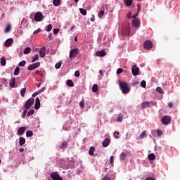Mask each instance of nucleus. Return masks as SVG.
Here are the masks:
<instances>
[{
	"label": "nucleus",
	"mask_w": 180,
	"mask_h": 180,
	"mask_svg": "<svg viewBox=\"0 0 180 180\" xmlns=\"http://www.w3.org/2000/svg\"><path fill=\"white\" fill-rule=\"evenodd\" d=\"M141 86L142 88H146V86H147V83L146 82V81L143 80L141 82Z\"/></svg>",
	"instance_id": "nucleus-43"
},
{
	"label": "nucleus",
	"mask_w": 180,
	"mask_h": 180,
	"mask_svg": "<svg viewBox=\"0 0 180 180\" xmlns=\"http://www.w3.org/2000/svg\"><path fill=\"white\" fill-rule=\"evenodd\" d=\"M147 134L146 131H143L140 135H139V139H143V138L146 137V135Z\"/></svg>",
	"instance_id": "nucleus-31"
},
{
	"label": "nucleus",
	"mask_w": 180,
	"mask_h": 180,
	"mask_svg": "<svg viewBox=\"0 0 180 180\" xmlns=\"http://www.w3.org/2000/svg\"><path fill=\"white\" fill-rule=\"evenodd\" d=\"M93 92H98V84H94L92 87Z\"/></svg>",
	"instance_id": "nucleus-38"
},
{
	"label": "nucleus",
	"mask_w": 180,
	"mask_h": 180,
	"mask_svg": "<svg viewBox=\"0 0 180 180\" xmlns=\"http://www.w3.org/2000/svg\"><path fill=\"white\" fill-rule=\"evenodd\" d=\"M143 47L146 50H151L153 49V42L150 40H147L143 44Z\"/></svg>",
	"instance_id": "nucleus-5"
},
{
	"label": "nucleus",
	"mask_w": 180,
	"mask_h": 180,
	"mask_svg": "<svg viewBox=\"0 0 180 180\" xmlns=\"http://www.w3.org/2000/svg\"><path fill=\"white\" fill-rule=\"evenodd\" d=\"M156 91L157 92H158L159 94H161L162 95L164 94V91L161 87H157Z\"/></svg>",
	"instance_id": "nucleus-39"
},
{
	"label": "nucleus",
	"mask_w": 180,
	"mask_h": 180,
	"mask_svg": "<svg viewBox=\"0 0 180 180\" xmlns=\"http://www.w3.org/2000/svg\"><path fill=\"white\" fill-rule=\"evenodd\" d=\"M25 131H26V127H22L18 128L17 133L18 136H23V134H25Z\"/></svg>",
	"instance_id": "nucleus-12"
},
{
	"label": "nucleus",
	"mask_w": 180,
	"mask_h": 180,
	"mask_svg": "<svg viewBox=\"0 0 180 180\" xmlns=\"http://www.w3.org/2000/svg\"><path fill=\"white\" fill-rule=\"evenodd\" d=\"M51 178L53 180H63V178L60 176V174H57V172H53L51 174Z\"/></svg>",
	"instance_id": "nucleus-10"
},
{
	"label": "nucleus",
	"mask_w": 180,
	"mask_h": 180,
	"mask_svg": "<svg viewBox=\"0 0 180 180\" xmlns=\"http://www.w3.org/2000/svg\"><path fill=\"white\" fill-rule=\"evenodd\" d=\"M141 21L139 18H134L132 20V25L134 27H140Z\"/></svg>",
	"instance_id": "nucleus-11"
},
{
	"label": "nucleus",
	"mask_w": 180,
	"mask_h": 180,
	"mask_svg": "<svg viewBox=\"0 0 180 180\" xmlns=\"http://www.w3.org/2000/svg\"><path fill=\"white\" fill-rule=\"evenodd\" d=\"M109 144H110V139H109V138H106L105 139L103 140V146L108 147Z\"/></svg>",
	"instance_id": "nucleus-20"
},
{
	"label": "nucleus",
	"mask_w": 180,
	"mask_h": 180,
	"mask_svg": "<svg viewBox=\"0 0 180 180\" xmlns=\"http://www.w3.org/2000/svg\"><path fill=\"white\" fill-rule=\"evenodd\" d=\"M113 161H114V157L113 156H110V164L111 165H113Z\"/></svg>",
	"instance_id": "nucleus-48"
},
{
	"label": "nucleus",
	"mask_w": 180,
	"mask_h": 180,
	"mask_svg": "<svg viewBox=\"0 0 180 180\" xmlns=\"http://www.w3.org/2000/svg\"><path fill=\"white\" fill-rule=\"evenodd\" d=\"M53 4L55 6H60V4H61V0H53Z\"/></svg>",
	"instance_id": "nucleus-23"
},
{
	"label": "nucleus",
	"mask_w": 180,
	"mask_h": 180,
	"mask_svg": "<svg viewBox=\"0 0 180 180\" xmlns=\"http://www.w3.org/2000/svg\"><path fill=\"white\" fill-rule=\"evenodd\" d=\"M27 113V110H25L22 112V117H26V114Z\"/></svg>",
	"instance_id": "nucleus-53"
},
{
	"label": "nucleus",
	"mask_w": 180,
	"mask_h": 180,
	"mask_svg": "<svg viewBox=\"0 0 180 180\" xmlns=\"http://www.w3.org/2000/svg\"><path fill=\"white\" fill-rule=\"evenodd\" d=\"M96 56H97V57H105L106 52L105 51H98L96 52Z\"/></svg>",
	"instance_id": "nucleus-16"
},
{
	"label": "nucleus",
	"mask_w": 180,
	"mask_h": 180,
	"mask_svg": "<svg viewBox=\"0 0 180 180\" xmlns=\"http://www.w3.org/2000/svg\"><path fill=\"white\" fill-rule=\"evenodd\" d=\"M16 84V78L13 77L10 79L9 85L11 88H15V85Z\"/></svg>",
	"instance_id": "nucleus-17"
},
{
	"label": "nucleus",
	"mask_w": 180,
	"mask_h": 180,
	"mask_svg": "<svg viewBox=\"0 0 180 180\" xmlns=\"http://www.w3.org/2000/svg\"><path fill=\"white\" fill-rule=\"evenodd\" d=\"M66 84L68 86H70V87L74 86V82H72V80L71 79L68 80Z\"/></svg>",
	"instance_id": "nucleus-25"
},
{
	"label": "nucleus",
	"mask_w": 180,
	"mask_h": 180,
	"mask_svg": "<svg viewBox=\"0 0 180 180\" xmlns=\"http://www.w3.org/2000/svg\"><path fill=\"white\" fill-rule=\"evenodd\" d=\"M79 11L80 13H82V15H86V9H84V8H79Z\"/></svg>",
	"instance_id": "nucleus-42"
},
{
	"label": "nucleus",
	"mask_w": 180,
	"mask_h": 180,
	"mask_svg": "<svg viewBox=\"0 0 180 180\" xmlns=\"http://www.w3.org/2000/svg\"><path fill=\"white\" fill-rule=\"evenodd\" d=\"M117 122H123V115H122V114L118 115Z\"/></svg>",
	"instance_id": "nucleus-36"
},
{
	"label": "nucleus",
	"mask_w": 180,
	"mask_h": 180,
	"mask_svg": "<svg viewBox=\"0 0 180 180\" xmlns=\"http://www.w3.org/2000/svg\"><path fill=\"white\" fill-rule=\"evenodd\" d=\"M127 158V152H122L120 155V161H124Z\"/></svg>",
	"instance_id": "nucleus-18"
},
{
	"label": "nucleus",
	"mask_w": 180,
	"mask_h": 180,
	"mask_svg": "<svg viewBox=\"0 0 180 180\" xmlns=\"http://www.w3.org/2000/svg\"><path fill=\"white\" fill-rule=\"evenodd\" d=\"M58 32H60V30L58 28H55L53 30V34H58Z\"/></svg>",
	"instance_id": "nucleus-50"
},
{
	"label": "nucleus",
	"mask_w": 180,
	"mask_h": 180,
	"mask_svg": "<svg viewBox=\"0 0 180 180\" xmlns=\"http://www.w3.org/2000/svg\"><path fill=\"white\" fill-rule=\"evenodd\" d=\"M26 136H27V137H32V136H33V131H31V130L27 131V132H26Z\"/></svg>",
	"instance_id": "nucleus-33"
},
{
	"label": "nucleus",
	"mask_w": 180,
	"mask_h": 180,
	"mask_svg": "<svg viewBox=\"0 0 180 180\" xmlns=\"http://www.w3.org/2000/svg\"><path fill=\"white\" fill-rule=\"evenodd\" d=\"M34 103V98H30L27 101V102L24 105V108L26 110H28L30 109V108L32 107V105H33Z\"/></svg>",
	"instance_id": "nucleus-3"
},
{
	"label": "nucleus",
	"mask_w": 180,
	"mask_h": 180,
	"mask_svg": "<svg viewBox=\"0 0 180 180\" xmlns=\"http://www.w3.org/2000/svg\"><path fill=\"white\" fill-rule=\"evenodd\" d=\"M99 74H100L101 76H103V70H99Z\"/></svg>",
	"instance_id": "nucleus-63"
},
{
	"label": "nucleus",
	"mask_w": 180,
	"mask_h": 180,
	"mask_svg": "<svg viewBox=\"0 0 180 180\" xmlns=\"http://www.w3.org/2000/svg\"><path fill=\"white\" fill-rule=\"evenodd\" d=\"M25 94H26V88H22L20 91V95L22 98L25 96Z\"/></svg>",
	"instance_id": "nucleus-35"
},
{
	"label": "nucleus",
	"mask_w": 180,
	"mask_h": 180,
	"mask_svg": "<svg viewBox=\"0 0 180 180\" xmlns=\"http://www.w3.org/2000/svg\"><path fill=\"white\" fill-rule=\"evenodd\" d=\"M46 91V87H42L41 89L38 90L36 91L37 95H39V94H41V92H44Z\"/></svg>",
	"instance_id": "nucleus-40"
},
{
	"label": "nucleus",
	"mask_w": 180,
	"mask_h": 180,
	"mask_svg": "<svg viewBox=\"0 0 180 180\" xmlns=\"http://www.w3.org/2000/svg\"><path fill=\"white\" fill-rule=\"evenodd\" d=\"M1 65L4 67V65H6V59L5 58V57H2L1 58Z\"/></svg>",
	"instance_id": "nucleus-26"
},
{
	"label": "nucleus",
	"mask_w": 180,
	"mask_h": 180,
	"mask_svg": "<svg viewBox=\"0 0 180 180\" xmlns=\"http://www.w3.org/2000/svg\"><path fill=\"white\" fill-rule=\"evenodd\" d=\"M39 57H41V58L46 57V47H43L39 50Z\"/></svg>",
	"instance_id": "nucleus-13"
},
{
	"label": "nucleus",
	"mask_w": 180,
	"mask_h": 180,
	"mask_svg": "<svg viewBox=\"0 0 180 180\" xmlns=\"http://www.w3.org/2000/svg\"><path fill=\"white\" fill-rule=\"evenodd\" d=\"M148 158L151 161H154V160H155V155H154V153H150L148 155Z\"/></svg>",
	"instance_id": "nucleus-24"
},
{
	"label": "nucleus",
	"mask_w": 180,
	"mask_h": 180,
	"mask_svg": "<svg viewBox=\"0 0 180 180\" xmlns=\"http://www.w3.org/2000/svg\"><path fill=\"white\" fill-rule=\"evenodd\" d=\"M79 75H80L79 72L78 70H77L75 72V76L77 77V78H78L79 77Z\"/></svg>",
	"instance_id": "nucleus-56"
},
{
	"label": "nucleus",
	"mask_w": 180,
	"mask_h": 180,
	"mask_svg": "<svg viewBox=\"0 0 180 180\" xmlns=\"http://www.w3.org/2000/svg\"><path fill=\"white\" fill-rule=\"evenodd\" d=\"M35 109H40V98L39 97H37L35 99Z\"/></svg>",
	"instance_id": "nucleus-19"
},
{
	"label": "nucleus",
	"mask_w": 180,
	"mask_h": 180,
	"mask_svg": "<svg viewBox=\"0 0 180 180\" xmlns=\"http://www.w3.org/2000/svg\"><path fill=\"white\" fill-rule=\"evenodd\" d=\"M30 51H32V49H30V47H27L24 49V54H29L30 53Z\"/></svg>",
	"instance_id": "nucleus-28"
},
{
	"label": "nucleus",
	"mask_w": 180,
	"mask_h": 180,
	"mask_svg": "<svg viewBox=\"0 0 180 180\" xmlns=\"http://www.w3.org/2000/svg\"><path fill=\"white\" fill-rule=\"evenodd\" d=\"M19 67H25L26 65V60H22L18 63Z\"/></svg>",
	"instance_id": "nucleus-41"
},
{
	"label": "nucleus",
	"mask_w": 180,
	"mask_h": 180,
	"mask_svg": "<svg viewBox=\"0 0 180 180\" xmlns=\"http://www.w3.org/2000/svg\"><path fill=\"white\" fill-rule=\"evenodd\" d=\"M157 134H158V135L161 136V135L162 134V131L158 129V130L157 131Z\"/></svg>",
	"instance_id": "nucleus-58"
},
{
	"label": "nucleus",
	"mask_w": 180,
	"mask_h": 180,
	"mask_svg": "<svg viewBox=\"0 0 180 180\" xmlns=\"http://www.w3.org/2000/svg\"><path fill=\"white\" fill-rule=\"evenodd\" d=\"M146 180H155L153 177H147Z\"/></svg>",
	"instance_id": "nucleus-61"
},
{
	"label": "nucleus",
	"mask_w": 180,
	"mask_h": 180,
	"mask_svg": "<svg viewBox=\"0 0 180 180\" xmlns=\"http://www.w3.org/2000/svg\"><path fill=\"white\" fill-rule=\"evenodd\" d=\"M140 11H141V5H140V4H137V12H140Z\"/></svg>",
	"instance_id": "nucleus-51"
},
{
	"label": "nucleus",
	"mask_w": 180,
	"mask_h": 180,
	"mask_svg": "<svg viewBox=\"0 0 180 180\" xmlns=\"http://www.w3.org/2000/svg\"><path fill=\"white\" fill-rule=\"evenodd\" d=\"M20 70V68L19 66H17L14 71V75L16 77L17 75H19V71Z\"/></svg>",
	"instance_id": "nucleus-29"
},
{
	"label": "nucleus",
	"mask_w": 180,
	"mask_h": 180,
	"mask_svg": "<svg viewBox=\"0 0 180 180\" xmlns=\"http://www.w3.org/2000/svg\"><path fill=\"white\" fill-rule=\"evenodd\" d=\"M79 106L82 109H85V101H80Z\"/></svg>",
	"instance_id": "nucleus-37"
},
{
	"label": "nucleus",
	"mask_w": 180,
	"mask_h": 180,
	"mask_svg": "<svg viewBox=\"0 0 180 180\" xmlns=\"http://www.w3.org/2000/svg\"><path fill=\"white\" fill-rule=\"evenodd\" d=\"M12 43H13V39L12 38H9L5 41L4 46L5 47H11Z\"/></svg>",
	"instance_id": "nucleus-14"
},
{
	"label": "nucleus",
	"mask_w": 180,
	"mask_h": 180,
	"mask_svg": "<svg viewBox=\"0 0 180 180\" xmlns=\"http://www.w3.org/2000/svg\"><path fill=\"white\" fill-rule=\"evenodd\" d=\"M11 25H7V27H6V30H5V32L9 33V32H11Z\"/></svg>",
	"instance_id": "nucleus-45"
},
{
	"label": "nucleus",
	"mask_w": 180,
	"mask_h": 180,
	"mask_svg": "<svg viewBox=\"0 0 180 180\" xmlns=\"http://www.w3.org/2000/svg\"><path fill=\"white\" fill-rule=\"evenodd\" d=\"M90 20L91 22H95V15H91V18H90Z\"/></svg>",
	"instance_id": "nucleus-59"
},
{
	"label": "nucleus",
	"mask_w": 180,
	"mask_h": 180,
	"mask_svg": "<svg viewBox=\"0 0 180 180\" xmlns=\"http://www.w3.org/2000/svg\"><path fill=\"white\" fill-rule=\"evenodd\" d=\"M114 137L115 139H119V131H115L114 132Z\"/></svg>",
	"instance_id": "nucleus-49"
},
{
	"label": "nucleus",
	"mask_w": 180,
	"mask_h": 180,
	"mask_svg": "<svg viewBox=\"0 0 180 180\" xmlns=\"http://www.w3.org/2000/svg\"><path fill=\"white\" fill-rule=\"evenodd\" d=\"M51 29H53V25H51V24H49V25H48V27H47L46 31H48V32H51Z\"/></svg>",
	"instance_id": "nucleus-47"
},
{
	"label": "nucleus",
	"mask_w": 180,
	"mask_h": 180,
	"mask_svg": "<svg viewBox=\"0 0 180 180\" xmlns=\"http://www.w3.org/2000/svg\"><path fill=\"white\" fill-rule=\"evenodd\" d=\"M127 18L129 19H131V12H129L128 14H127Z\"/></svg>",
	"instance_id": "nucleus-60"
},
{
	"label": "nucleus",
	"mask_w": 180,
	"mask_h": 180,
	"mask_svg": "<svg viewBox=\"0 0 180 180\" xmlns=\"http://www.w3.org/2000/svg\"><path fill=\"white\" fill-rule=\"evenodd\" d=\"M94 153H95V147L91 146L89 149V155H94Z\"/></svg>",
	"instance_id": "nucleus-27"
},
{
	"label": "nucleus",
	"mask_w": 180,
	"mask_h": 180,
	"mask_svg": "<svg viewBox=\"0 0 180 180\" xmlns=\"http://www.w3.org/2000/svg\"><path fill=\"white\" fill-rule=\"evenodd\" d=\"M122 34L123 36H129L130 34V25H127L122 29Z\"/></svg>",
	"instance_id": "nucleus-4"
},
{
	"label": "nucleus",
	"mask_w": 180,
	"mask_h": 180,
	"mask_svg": "<svg viewBox=\"0 0 180 180\" xmlns=\"http://www.w3.org/2000/svg\"><path fill=\"white\" fill-rule=\"evenodd\" d=\"M40 32H41V29L39 28L34 32V34H37V33H40Z\"/></svg>",
	"instance_id": "nucleus-54"
},
{
	"label": "nucleus",
	"mask_w": 180,
	"mask_h": 180,
	"mask_svg": "<svg viewBox=\"0 0 180 180\" xmlns=\"http://www.w3.org/2000/svg\"><path fill=\"white\" fill-rule=\"evenodd\" d=\"M61 62H58L55 65V68H56V70H58L59 68H61Z\"/></svg>",
	"instance_id": "nucleus-44"
},
{
	"label": "nucleus",
	"mask_w": 180,
	"mask_h": 180,
	"mask_svg": "<svg viewBox=\"0 0 180 180\" xmlns=\"http://www.w3.org/2000/svg\"><path fill=\"white\" fill-rule=\"evenodd\" d=\"M119 85L122 94H129L130 92V87L127 83L121 82Z\"/></svg>",
	"instance_id": "nucleus-1"
},
{
	"label": "nucleus",
	"mask_w": 180,
	"mask_h": 180,
	"mask_svg": "<svg viewBox=\"0 0 180 180\" xmlns=\"http://www.w3.org/2000/svg\"><path fill=\"white\" fill-rule=\"evenodd\" d=\"M32 115H34V110H31L27 112V116H32Z\"/></svg>",
	"instance_id": "nucleus-46"
},
{
	"label": "nucleus",
	"mask_w": 180,
	"mask_h": 180,
	"mask_svg": "<svg viewBox=\"0 0 180 180\" xmlns=\"http://www.w3.org/2000/svg\"><path fill=\"white\" fill-rule=\"evenodd\" d=\"M79 50L78 49H73L70 51L69 57L70 58H74V57H77L78 56Z\"/></svg>",
	"instance_id": "nucleus-6"
},
{
	"label": "nucleus",
	"mask_w": 180,
	"mask_h": 180,
	"mask_svg": "<svg viewBox=\"0 0 180 180\" xmlns=\"http://www.w3.org/2000/svg\"><path fill=\"white\" fill-rule=\"evenodd\" d=\"M37 67H40V63L37 62L36 63H33L28 66L27 70L28 71H33L35 68H37Z\"/></svg>",
	"instance_id": "nucleus-9"
},
{
	"label": "nucleus",
	"mask_w": 180,
	"mask_h": 180,
	"mask_svg": "<svg viewBox=\"0 0 180 180\" xmlns=\"http://www.w3.org/2000/svg\"><path fill=\"white\" fill-rule=\"evenodd\" d=\"M104 15H105V11L102 10L98 13V17L100 18V19H102V18H103Z\"/></svg>",
	"instance_id": "nucleus-30"
},
{
	"label": "nucleus",
	"mask_w": 180,
	"mask_h": 180,
	"mask_svg": "<svg viewBox=\"0 0 180 180\" xmlns=\"http://www.w3.org/2000/svg\"><path fill=\"white\" fill-rule=\"evenodd\" d=\"M67 146H68V143L63 142L62 143V146H60V148H63V150H65V148H67Z\"/></svg>",
	"instance_id": "nucleus-34"
},
{
	"label": "nucleus",
	"mask_w": 180,
	"mask_h": 180,
	"mask_svg": "<svg viewBox=\"0 0 180 180\" xmlns=\"http://www.w3.org/2000/svg\"><path fill=\"white\" fill-rule=\"evenodd\" d=\"M37 60H39V54H35V55L32 57V63H34V61H37Z\"/></svg>",
	"instance_id": "nucleus-32"
},
{
	"label": "nucleus",
	"mask_w": 180,
	"mask_h": 180,
	"mask_svg": "<svg viewBox=\"0 0 180 180\" xmlns=\"http://www.w3.org/2000/svg\"><path fill=\"white\" fill-rule=\"evenodd\" d=\"M37 95H38V94H37L36 92H35L34 94H32V96L34 97V96H36Z\"/></svg>",
	"instance_id": "nucleus-64"
},
{
	"label": "nucleus",
	"mask_w": 180,
	"mask_h": 180,
	"mask_svg": "<svg viewBox=\"0 0 180 180\" xmlns=\"http://www.w3.org/2000/svg\"><path fill=\"white\" fill-rule=\"evenodd\" d=\"M150 105H151V102L144 101L141 103V109H146V108H150Z\"/></svg>",
	"instance_id": "nucleus-15"
},
{
	"label": "nucleus",
	"mask_w": 180,
	"mask_h": 180,
	"mask_svg": "<svg viewBox=\"0 0 180 180\" xmlns=\"http://www.w3.org/2000/svg\"><path fill=\"white\" fill-rule=\"evenodd\" d=\"M25 143H26V139L22 136L19 138V144L20 146L25 145Z\"/></svg>",
	"instance_id": "nucleus-21"
},
{
	"label": "nucleus",
	"mask_w": 180,
	"mask_h": 180,
	"mask_svg": "<svg viewBox=\"0 0 180 180\" xmlns=\"http://www.w3.org/2000/svg\"><path fill=\"white\" fill-rule=\"evenodd\" d=\"M19 151H20V153H23V151H25V148H21L19 149Z\"/></svg>",
	"instance_id": "nucleus-62"
},
{
	"label": "nucleus",
	"mask_w": 180,
	"mask_h": 180,
	"mask_svg": "<svg viewBox=\"0 0 180 180\" xmlns=\"http://www.w3.org/2000/svg\"><path fill=\"white\" fill-rule=\"evenodd\" d=\"M102 180H112V179H110V177L108 176H105Z\"/></svg>",
	"instance_id": "nucleus-55"
},
{
	"label": "nucleus",
	"mask_w": 180,
	"mask_h": 180,
	"mask_svg": "<svg viewBox=\"0 0 180 180\" xmlns=\"http://www.w3.org/2000/svg\"><path fill=\"white\" fill-rule=\"evenodd\" d=\"M123 72V69L122 68H118L117 70V74H122Z\"/></svg>",
	"instance_id": "nucleus-52"
},
{
	"label": "nucleus",
	"mask_w": 180,
	"mask_h": 180,
	"mask_svg": "<svg viewBox=\"0 0 180 180\" xmlns=\"http://www.w3.org/2000/svg\"><path fill=\"white\" fill-rule=\"evenodd\" d=\"M162 124H169L171 123V117L165 115L162 118Z\"/></svg>",
	"instance_id": "nucleus-7"
},
{
	"label": "nucleus",
	"mask_w": 180,
	"mask_h": 180,
	"mask_svg": "<svg viewBox=\"0 0 180 180\" xmlns=\"http://www.w3.org/2000/svg\"><path fill=\"white\" fill-rule=\"evenodd\" d=\"M124 3L126 6H131L133 4V0H124Z\"/></svg>",
	"instance_id": "nucleus-22"
},
{
	"label": "nucleus",
	"mask_w": 180,
	"mask_h": 180,
	"mask_svg": "<svg viewBox=\"0 0 180 180\" xmlns=\"http://www.w3.org/2000/svg\"><path fill=\"white\" fill-rule=\"evenodd\" d=\"M132 74L134 77H137L139 75V72H140V69L137 67L136 65H134L131 69Z\"/></svg>",
	"instance_id": "nucleus-8"
},
{
	"label": "nucleus",
	"mask_w": 180,
	"mask_h": 180,
	"mask_svg": "<svg viewBox=\"0 0 180 180\" xmlns=\"http://www.w3.org/2000/svg\"><path fill=\"white\" fill-rule=\"evenodd\" d=\"M168 107L169 108V109H172V108H174V103H168Z\"/></svg>",
	"instance_id": "nucleus-57"
},
{
	"label": "nucleus",
	"mask_w": 180,
	"mask_h": 180,
	"mask_svg": "<svg viewBox=\"0 0 180 180\" xmlns=\"http://www.w3.org/2000/svg\"><path fill=\"white\" fill-rule=\"evenodd\" d=\"M43 19H44V16L43 13H41V12L38 11L35 13V15H34L35 22H41Z\"/></svg>",
	"instance_id": "nucleus-2"
}]
</instances>
